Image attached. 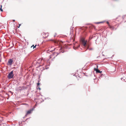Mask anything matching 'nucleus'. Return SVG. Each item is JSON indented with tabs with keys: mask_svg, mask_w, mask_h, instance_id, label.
Listing matches in <instances>:
<instances>
[{
	"mask_svg": "<svg viewBox=\"0 0 126 126\" xmlns=\"http://www.w3.org/2000/svg\"><path fill=\"white\" fill-rule=\"evenodd\" d=\"M2 5H1V7L0 8V10L1 11V12H2L3 11V10L2 9Z\"/></svg>",
	"mask_w": 126,
	"mask_h": 126,
	"instance_id": "1a4fd4ad",
	"label": "nucleus"
},
{
	"mask_svg": "<svg viewBox=\"0 0 126 126\" xmlns=\"http://www.w3.org/2000/svg\"><path fill=\"white\" fill-rule=\"evenodd\" d=\"M87 49H89L90 50H93V48H89V47H88Z\"/></svg>",
	"mask_w": 126,
	"mask_h": 126,
	"instance_id": "9b49d317",
	"label": "nucleus"
},
{
	"mask_svg": "<svg viewBox=\"0 0 126 126\" xmlns=\"http://www.w3.org/2000/svg\"><path fill=\"white\" fill-rule=\"evenodd\" d=\"M34 46V45H33L32 46H31V47L32 48Z\"/></svg>",
	"mask_w": 126,
	"mask_h": 126,
	"instance_id": "dca6fc26",
	"label": "nucleus"
},
{
	"mask_svg": "<svg viewBox=\"0 0 126 126\" xmlns=\"http://www.w3.org/2000/svg\"><path fill=\"white\" fill-rule=\"evenodd\" d=\"M45 35H46V36H45V38L47 37L48 36V33H46V34H45Z\"/></svg>",
	"mask_w": 126,
	"mask_h": 126,
	"instance_id": "9d476101",
	"label": "nucleus"
},
{
	"mask_svg": "<svg viewBox=\"0 0 126 126\" xmlns=\"http://www.w3.org/2000/svg\"><path fill=\"white\" fill-rule=\"evenodd\" d=\"M40 60H41V61H42V60H41V59H40Z\"/></svg>",
	"mask_w": 126,
	"mask_h": 126,
	"instance_id": "4be33fe9",
	"label": "nucleus"
},
{
	"mask_svg": "<svg viewBox=\"0 0 126 126\" xmlns=\"http://www.w3.org/2000/svg\"><path fill=\"white\" fill-rule=\"evenodd\" d=\"M79 46H80V45H79V46L78 47H75V46H74L73 47V48L74 49H77Z\"/></svg>",
	"mask_w": 126,
	"mask_h": 126,
	"instance_id": "0eeeda50",
	"label": "nucleus"
},
{
	"mask_svg": "<svg viewBox=\"0 0 126 126\" xmlns=\"http://www.w3.org/2000/svg\"><path fill=\"white\" fill-rule=\"evenodd\" d=\"M19 27H20V26H19L18 27V28H19Z\"/></svg>",
	"mask_w": 126,
	"mask_h": 126,
	"instance_id": "412c9836",
	"label": "nucleus"
},
{
	"mask_svg": "<svg viewBox=\"0 0 126 126\" xmlns=\"http://www.w3.org/2000/svg\"><path fill=\"white\" fill-rule=\"evenodd\" d=\"M54 43L55 44H58V43H59V42L57 41L54 40L53 41Z\"/></svg>",
	"mask_w": 126,
	"mask_h": 126,
	"instance_id": "6e6552de",
	"label": "nucleus"
},
{
	"mask_svg": "<svg viewBox=\"0 0 126 126\" xmlns=\"http://www.w3.org/2000/svg\"><path fill=\"white\" fill-rule=\"evenodd\" d=\"M19 89L20 90H21V87H19Z\"/></svg>",
	"mask_w": 126,
	"mask_h": 126,
	"instance_id": "f8f14e48",
	"label": "nucleus"
},
{
	"mask_svg": "<svg viewBox=\"0 0 126 126\" xmlns=\"http://www.w3.org/2000/svg\"><path fill=\"white\" fill-rule=\"evenodd\" d=\"M37 84V85L38 86H39L40 84V83H38Z\"/></svg>",
	"mask_w": 126,
	"mask_h": 126,
	"instance_id": "2eb2a0df",
	"label": "nucleus"
},
{
	"mask_svg": "<svg viewBox=\"0 0 126 126\" xmlns=\"http://www.w3.org/2000/svg\"><path fill=\"white\" fill-rule=\"evenodd\" d=\"M37 46V45H35V46H34V47H33V49H34V48H35L36 47V46Z\"/></svg>",
	"mask_w": 126,
	"mask_h": 126,
	"instance_id": "4468645a",
	"label": "nucleus"
},
{
	"mask_svg": "<svg viewBox=\"0 0 126 126\" xmlns=\"http://www.w3.org/2000/svg\"><path fill=\"white\" fill-rule=\"evenodd\" d=\"M13 61L11 59H10L8 61V62L7 63V64L8 65H11L12 64V63L13 62Z\"/></svg>",
	"mask_w": 126,
	"mask_h": 126,
	"instance_id": "20e7f679",
	"label": "nucleus"
},
{
	"mask_svg": "<svg viewBox=\"0 0 126 126\" xmlns=\"http://www.w3.org/2000/svg\"><path fill=\"white\" fill-rule=\"evenodd\" d=\"M14 76V74H13V71H12L8 74V78L9 79L12 78H13Z\"/></svg>",
	"mask_w": 126,
	"mask_h": 126,
	"instance_id": "f257e3e1",
	"label": "nucleus"
},
{
	"mask_svg": "<svg viewBox=\"0 0 126 126\" xmlns=\"http://www.w3.org/2000/svg\"><path fill=\"white\" fill-rule=\"evenodd\" d=\"M32 110H33L31 109L28 111L27 112L26 115H27L29 114H30L32 112Z\"/></svg>",
	"mask_w": 126,
	"mask_h": 126,
	"instance_id": "39448f33",
	"label": "nucleus"
},
{
	"mask_svg": "<svg viewBox=\"0 0 126 126\" xmlns=\"http://www.w3.org/2000/svg\"><path fill=\"white\" fill-rule=\"evenodd\" d=\"M13 21L14 22V21H15V20H13Z\"/></svg>",
	"mask_w": 126,
	"mask_h": 126,
	"instance_id": "6ab92c4d",
	"label": "nucleus"
},
{
	"mask_svg": "<svg viewBox=\"0 0 126 126\" xmlns=\"http://www.w3.org/2000/svg\"><path fill=\"white\" fill-rule=\"evenodd\" d=\"M21 24H19V26H20L21 25Z\"/></svg>",
	"mask_w": 126,
	"mask_h": 126,
	"instance_id": "aec40b11",
	"label": "nucleus"
},
{
	"mask_svg": "<svg viewBox=\"0 0 126 126\" xmlns=\"http://www.w3.org/2000/svg\"><path fill=\"white\" fill-rule=\"evenodd\" d=\"M107 23L109 25H110L109 24V22H107Z\"/></svg>",
	"mask_w": 126,
	"mask_h": 126,
	"instance_id": "f3484780",
	"label": "nucleus"
},
{
	"mask_svg": "<svg viewBox=\"0 0 126 126\" xmlns=\"http://www.w3.org/2000/svg\"><path fill=\"white\" fill-rule=\"evenodd\" d=\"M102 23V22H98L96 23H97V24H99V23Z\"/></svg>",
	"mask_w": 126,
	"mask_h": 126,
	"instance_id": "ddd939ff",
	"label": "nucleus"
},
{
	"mask_svg": "<svg viewBox=\"0 0 126 126\" xmlns=\"http://www.w3.org/2000/svg\"><path fill=\"white\" fill-rule=\"evenodd\" d=\"M81 41L82 45L84 46H85L86 44V41H85L83 39H81Z\"/></svg>",
	"mask_w": 126,
	"mask_h": 126,
	"instance_id": "7ed1b4c3",
	"label": "nucleus"
},
{
	"mask_svg": "<svg viewBox=\"0 0 126 126\" xmlns=\"http://www.w3.org/2000/svg\"><path fill=\"white\" fill-rule=\"evenodd\" d=\"M96 68H94V70L95 71L96 73H101L102 72V71H100L98 69V66L97 65H96Z\"/></svg>",
	"mask_w": 126,
	"mask_h": 126,
	"instance_id": "f03ea898",
	"label": "nucleus"
},
{
	"mask_svg": "<svg viewBox=\"0 0 126 126\" xmlns=\"http://www.w3.org/2000/svg\"><path fill=\"white\" fill-rule=\"evenodd\" d=\"M38 89L40 90V88L39 87L38 88Z\"/></svg>",
	"mask_w": 126,
	"mask_h": 126,
	"instance_id": "a211bd4d",
	"label": "nucleus"
},
{
	"mask_svg": "<svg viewBox=\"0 0 126 126\" xmlns=\"http://www.w3.org/2000/svg\"><path fill=\"white\" fill-rule=\"evenodd\" d=\"M109 27L110 29H111L113 30L114 29V27L113 26H112L110 25H109Z\"/></svg>",
	"mask_w": 126,
	"mask_h": 126,
	"instance_id": "423d86ee",
	"label": "nucleus"
}]
</instances>
